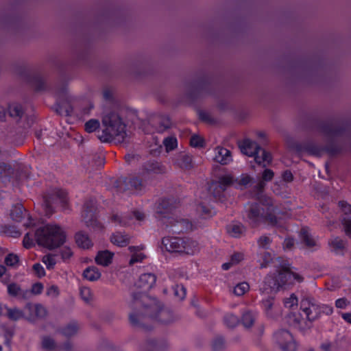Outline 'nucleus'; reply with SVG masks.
I'll return each mask as SVG.
<instances>
[{
  "label": "nucleus",
  "mask_w": 351,
  "mask_h": 351,
  "mask_svg": "<svg viewBox=\"0 0 351 351\" xmlns=\"http://www.w3.org/2000/svg\"><path fill=\"white\" fill-rule=\"evenodd\" d=\"M132 298L130 306L133 311L129 315V321L132 326L152 330V328L141 323V320L145 317L164 324L173 321V312L169 308H165L162 303L156 298L150 299L145 293L141 291L133 293Z\"/></svg>",
  "instance_id": "f257e3e1"
},
{
  "label": "nucleus",
  "mask_w": 351,
  "mask_h": 351,
  "mask_svg": "<svg viewBox=\"0 0 351 351\" xmlns=\"http://www.w3.org/2000/svg\"><path fill=\"white\" fill-rule=\"evenodd\" d=\"M179 204L180 200L171 197L159 199L156 207L157 217L163 221L169 232L176 234L193 229V224L189 219L171 216Z\"/></svg>",
  "instance_id": "f03ea898"
},
{
  "label": "nucleus",
  "mask_w": 351,
  "mask_h": 351,
  "mask_svg": "<svg viewBox=\"0 0 351 351\" xmlns=\"http://www.w3.org/2000/svg\"><path fill=\"white\" fill-rule=\"evenodd\" d=\"M332 313L333 307L331 305L322 304L313 297H304L300 302V313H293L290 319L293 318L294 324L299 326L302 322L313 323L322 315H330Z\"/></svg>",
  "instance_id": "7ed1b4c3"
},
{
  "label": "nucleus",
  "mask_w": 351,
  "mask_h": 351,
  "mask_svg": "<svg viewBox=\"0 0 351 351\" xmlns=\"http://www.w3.org/2000/svg\"><path fill=\"white\" fill-rule=\"evenodd\" d=\"M278 208L272 204L248 203L245 206L244 216L249 224L257 227L261 223H267L275 226L278 223L276 215Z\"/></svg>",
  "instance_id": "20e7f679"
},
{
  "label": "nucleus",
  "mask_w": 351,
  "mask_h": 351,
  "mask_svg": "<svg viewBox=\"0 0 351 351\" xmlns=\"http://www.w3.org/2000/svg\"><path fill=\"white\" fill-rule=\"evenodd\" d=\"M104 129L98 132V138L103 143L125 141L127 137L126 125L117 113L110 112L102 118Z\"/></svg>",
  "instance_id": "39448f33"
},
{
  "label": "nucleus",
  "mask_w": 351,
  "mask_h": 351,
  "mask_svg": "<svg viewBox=\"0 0 351 351\" xmlns=\"http://www.w3.org/2000/svg\"><path fill=\"white\" fill-rule=\"evenodd\" d=\"M35 237L38 245L52 250L65 243L66 234L61 226L47 223L36 230Z\"/></svg>",
  "instance_id": "423d86ee"
},
{
  "label": "nucleus",
  "mask_w": 351,
  "mask_h": 351,
  "mask_svg": "<svg viewBox=\"0 0 351 351\" xmlns=\"http://www.w3.org/2000/svg\"><path fill=\"white\" fill-rule=\"evenodd\" d=\"M162 245L166 251L180 256H193L199 251L198 241L189 237H164Z\"/></svg>",
  "instance_id": "0eeeda50"
},
{
  "label": "nucleus",
  "mask_w": 351,
  "mask_h": 351,
  "mask_svg": "<svg viewBox=\"0 0 351 351\" xmlns=\"http://www.w3.org/2000/svg\"><path fill=\"white\" fill-rule=\"evenodd\" d=\"M290 147L291 149L298 154L307 153L311 156L317 157L322 156L324 153H326L330 156H335L342 152L341 146L335 143L332 139H330L324 146L308 141L303 143L294 142Z\"/></svg>",
  "instance_id": "6e6552de"
},
{
  "label": "nucleus",
  "mask_w": 351,
  "mask_h": 351,
  "mask_svg": "<svg viewBox=\"0 0 351 351\" xmlns=\"http://www.w3.org/2000/svg\"><path fill=\"white\" fill-rule=\"evenodd\" d=\"M239 146L243 154L253 157L258 165L265 167L271 162L272 156L270 152L262 148L256 142L245 138L240 142Z\"/></svg>",
  "instance_id": "1a4fd4ad"
},
{
  "label": "nucleus",
  "mask_w": 351,
  "mask_h": 351,
  "mask_svg": "<svg viewBox=\"0 0 351 351\" xmlns=\"http://www.w3.org/2000/svg\"><path fill=\"white\" fill-rule=\"evenodd\" d=\"M43 206L47 217L52 215L58 206L62 209H66L68 206L67 192L62 189L51 190L44 195Z\"/></svg>",
  "instance_id": "9d476101"
},
{
  "label": "nucleus",
  "mask_w": 351,
  "mask_h": 351,
  "mask_svg": "<svg viewBox=\"0 0 351 351\" xmlns=\"http://www.w3.org/2000/svg\"><path fill=\"white\" fill-rule=\"evenodd\" d=\"M82 217L86 226L101 231L104 226L97 219V202L95 197L87 198L83 206Z\"/></svg>",
  "instance_id": "9b49d317"
},
{
  "label": "nucleus",
  "mask_w": 351,
  "mask_h": 351,
  "mask_svg": "<svg viewBox=\"0 0 351 351\" xmlns=\"http://www.w3.org/2000/svg\"><path fill=\"white\" fill-rule=\"evenodd\" d=\"M117 192L128 194H141L145 192V186L142 179L133 177H123L118 179L115 183Z\"/></svg>",
  "instance_id": "f8f14e48"
},
{
  "label": "nucleus",
  "mask_w": 351,
  "mask_h": 351,
  "mask_svg": "<svg viewBox=\"0 0 351 351\" xmlns=\"http://www.w3.org/2000/svg\"><path fill=\"white\" fill-rule=\"evenodd\" d=\"M17 73L25 81L34 87L36 91L38 92L48 90V86L40 73H32L26 66H20L18 69Z\"/></svg>",
  "instance_id": "ddd939ff"
},
{
  "label": "nucleus",
  "mask_w": 351,
  "mask_h": 351,
  "mask_svg": "<svg viewBox=\"0 0 351 351\" xmlns=\"http://www.w3.org/2000/svg\"><path fill=\"white\" fill-rule=\"evenodd\" d=\"M211 84L209 80L203 77L194 81L190 89L186 93V97L192 101H196L203 95L210 94Z\"/></svg>",
  "instance_id": "4468645a"
},
{
  "label": "nucleus",
  "mask_w": 351,
  "mask_h": 351,
  "mask_svg": "<svg viewBox=\"0 0 351 351\" xmlns=\"http://www.w3.org/2000/svg\"><path fill=\"white\" fill-rule=\"evenodd\" d=\"M274 339L282 351H296L295 341L289 330H278L274 333Z\"/></svg>",
  "instance_id": "2eb2a0df"
},
{
  "label": "nucleus",
  "mask_w": 351,
  "mask_h": 351,
  "mask_svg": "<svg viewBox=\"0 0 351 351\" xmlns=\"http://www.w3.org/2000/svg\"><path fill=\"white\" fill-rule=\"evenodd\" d=\"M145 213L140 210H133L131 213L119 215L118 214L113 215L110 217L112 223L120 226H128L132 223L133 219L138 221H142L145 219Z\"/></svg>",
  "instance_id": "dca6fc26"
},
{
  "label": "nucleus",
  "mask_w": 351,
  "mask_h": 351,
  "mask_svg": "<svg viewBox=\"0 0 351 351\" xmlns=\"http://www.w3.org/2000/svg\"><path fill=\"white\" fill-rule=\"evenodd\" d=\"M319 131L326 136H340L346 130L343 126L335 127L331 121H321L318 124Z\"/></svg>",
  "instance_id": "f3484780"
},
{
  "label": "nucleus",
  "mask_w": 351,
  "mask_h": 351,
  "mask_svg": "<svg viewBox=\"0 0 351 351\" xmlns=\"http://www.w3.org/2000/svg\"><path fill=\"white\" fill-rule=\"evenodd\" d=\"M226 229L227 233L234 238H241L246 232V227L237 221H232L228 224Z\"/></svg>",
  "instance_id": "a211bd4d"
},
{
  "label": "nucleus",
  "mask_w": 351,
  "mask_h": 351,
  "mask_svg": "<svg viewBox=\"0 0 351 351\" xmlns=\"http://www.w3.org/2000/svg\"><path fill=\"white\" fill-rule=\"evenodd\" d=\"M156 276L152 273H145L140 276L138 286L145 291L151 289L156 284Z\"/></svg>",
  "instance_id": "6ab92c4d"
},
{
  "label": "nucleus",
  "mask_w": 351,
  "mask_h": 351,
  "mask_svg": "<svg viewBox=\"0 0 351 351\" xmlns=\"http://www.w3.org/2000/svg\"><path fill=\"white\" fill-rule=\"evenodd\" d=\"M114 256V254L108 250H100L97 253L95 261L98 265L108 267L112 263Z\"/></svg>",
  "instance_id": "aec40b11"
},
{
  "label": "nucleus",
  "mask_w": 351,
  "mask_h": 351,
  "mask_svg": "<svg viewBox=\"0 0 351 351\" xmlns=\"http://www.w3.org/2000/svg\"><path fill=\"white\" fill-rule=\"evenodd\" d=\"M8 294L12 297H21L23 299H27L29 295V291L23 290L21 286L15 282L10 283L7 285Z\"/></svg>",
  "instance_id": "412c9836"
},
{
  "label": "nucleus",
  "mask_w": 351,
  "mask_h": 351,
  "mask_svg": "<svg viewBox=\"0 0 351 351\" xmlns=\"http://www.w3.org/2000/svg\"><path fill=\"white\" fill-rule=\"evenodd\" d=\"M280 287L289 283L291 278V271L289 264H285L282 266V270L275 273Z\"/></svg>",
  "instance_id": "4be33fe9"
},
{
  "label": "nucleus",
  "mask_w": 351,
  "mask_h": 351,
  "mask_svg": "<svg viewBox=\"0 0 351 351\" xmlns=\"http://www.w3.org/2000/svg\"><path fill=\"white\" fill-rule=\"evenodd\" d=\"M215 160L222 165H227L232 160L231 152L225 147H218L215 150Z\"/></svg>",
  "instance_id": "5701e85b"
},
{
  "label": "nucleus",
  "mask_w": 351,
  "mask_h": 351,
  "mask_svg": "<svg viewBox=\"0 0 351 351\" xmlns=\"http://www.w3.org/2000/svg\"><path fill=\"white\" fill-rule=\"evenodd\" d=\"M197 213L202 219H209L216 214L215 209L210 204L204 202L199 203L196 208Z\"/></svg>",
  "instance_id": "b1692460"
},
{
  "label": "nucleus",
  "mask_w": 351,
  "mask_h": 351,
  "mask_svg": "<svg viewBox=\"0 0 351 351\" xmlns=\"http://www.w3.org/2000/svg\"><path fill=\"white\" fill-rule=\"evenodd\" d=\"M280 286L278 281L277 277L274 274H268L264 280V287L263 288L265 291H277L280 289Z\"/></svg>",
  "instance_id": "393cba45"
},
{
  "label": "nucleus",
  "mask_w": 351,
  "mask_h": 351,
  "mask_svg": "<svg viewBox=\"0 0 351 351\" xmlns=\"http://www.w3.org/2000/svg\"><path fill=\"white\" fill-rule=\"evenodd\" d=\"M5 308L7 311V317L12 321H18L23 319L25 317V314L23 310L14 307L10 308L7 305H1L0 304V315H1V310Z\"/></svg>",
  "instance_id": "a878e982"
},
{
  "label": "nucleus",
  "mask_w": 351,
  "mask_h": 351,
  "mask_svg": "<svg viewBox=\"0 0 351 351\" xmlns=\"http://www.w3.org/2000/svg\"><path fill=\"white\" fill-rule=\"evenodd\" d=\"M75 243L78 247L83 249H89L93 246V242L88 235L83 231H79L75 234Z\"/></svg>",
  "instance_id": "bb28decb"
},
{
  "label": "nucleus",
  "mask_w": 351,
  "mask_h": 351,
  "mask_svg": "<svg viewBox=\"0 0 351 351\" xmlns=\"http://www.w3.org/2000/svg\"><path fill=\"white\" fill-rule=\"evenodd\" d=\"M130 240V236L123 232H116L110 237L111 242L119 247L127 246Z\"/></svg>",
  "instance_id": "cd10ccee"
},
{
  "label": "nucleus",
  "mask_w": 351,
  "mask_h": 351,
  "mask_svg": "<svg viewBox=\"0 0 351 351\" xmlns=\"http://www.w3.org/2000/svg\"><path fill=\"white\" fill-rule=\"evenodd\" d=\"M7 110L10 117L18 119H20L25 112L22 105L18 102L10 103Z\"/></svg>",
  "instance_id": "c85d7f7f"
},
{
  "label": "nucleus",
  "mask_w": 351,
  "mask_h": 351,
  "mask_svg": "<svg viewBox=\"0 0 351 351\" xmlns=\"http://www.w3.org/2000/svg\"><path fill=\"white\" fill-rule=\"evenodd\" d=\"M27 210L21 204L14 205L10 210V217L12 220L21 222L26 216Z\"/></svg>",
  "instance_id": "c756f323"
},
{
  "label": "nucleus",
  "mask_w": 351,
  "mask_h": 351,
  "mask_svg": "<svg viewBox=\"0 0 351 351\" xmlns=\"http://www.w3.org/2000/svg\"><path fill=\"white\" fill-rule=\"evenodd\" d=\"M328 243L336 254H343V250L346 247L344 240L339 237H335L330 239Z\"/></svg>",
  "instance_id": "7c9ffc66"
},
{
  "label": "nucleus",
  "mask_w": 351,
  "mask_h": 351,
  "mask_svg": "<svg viewBox=\"0 0 351 351\" xmlns=\"http://www.w3.org/2000/svg\"><path fill=\"white\" fill-rule=\"evenodd\" d=\"M0 233L13 238H18L21 233L16 226L10 224H4L0 226Z\"/></svg>",
  "instance_id": "2f4dec72"
},
{
  "label": "nucleus",
  "mask_w": 351,
  "mask_h": 351,
  "mask_svg": "<svg viewBox=\"0 0 351 351\" xmlns=\"http://www.w3.org/2000/svg\"><path fill=\"white\" fill-rule=\"evenodd\" d=\"M143 169L147 173H161L163 169L160 162L155 160H149L143 166Z\"/></svg>",
  "instance_id": "473e14b6"
},
{
  "label": "nucleus",
  "mask_w": 351,
  "mask_h": 351,
  "mask_svg": "<svg viewBox=\"0 0 351 351\" xmlns=\"http://www.w3.org/2000/svg\"><path fill=\"white\" fill-rule=\"evenodd\" d=\"M274 301L272 297H267L262 301V307L265 314L271 319H276L277 317V314L273 313Z\"/></svg>",
  "instance_id": "72a5a7b5"
},
{
  "label": "nucleus",
  "mask_w": 351,
  "mask_h": 351,
  "mask_svg": "<svg viewBox=\"0 0 351 351\" xmlns=\"http://www.w3.org/2000/svg\"><path fill=\"white\" fill-rule=\"evenodd\" d=\"M83 276L89 281H95L101 277V272L96 267H88L84 271Z\"/></svg>",
  "instance_id": "f704fd0d"
},
{
  "label": "nucleus",
  "mask_w": 351,
  "mask_h": 351,
  "mask_svg": "<svg viewBox=\"0 0 351 351\" xmlns=\"http://www.w3.org/2000/svg\"><path fill=\"white\" fill-rule=\"evenodd\" d=\"M255 319V312L252 311H247L242 314L241 322L245 328H250L254 324Z\"/></svg>",
  "instance_id": "c9c22d12"
},
{
  "label": "nucleus",
  "mask_w": 351,
  "mask_h": 351,
  "mask_svg": "<svg viewBox=\"0 0 351 351\" xmlns=\"http://www.w3.org/2000/svg\"><path fill=\"white\" fill-rule=\"evenodd\" d=\"M25 308L29 311L34 308L36 316L40 318H43L47 315V309L40 304H36L34 306L32 303L28 302L25 305Z\"/></svg>",
  "instance_id": "e433bc0d"
},
{
  "label": "nucleus",
  "mask_w": 351,
  "mask_h": 351,
  "mask_svg": "<svg viewBox=\"0 0 351 351\" xmlns=\"http://www.w3.org/2000/svg\"><path fill=\"white\" fill-rule=\"evenodd\" d=\"M14 172L15 170L11 165L5 162H0V178H7L10 180L14 178Z\"/></svg>",
  "instance_id": "4c0bfd02"
},
{
  "label": "nucleus",
  "mask_w": 351,
  "mask_h": 351,
  "mask_svg": "<svg viewBox=\"0 0 351 351\" xmlns=\"http://www.w3.org/2000/svg\"><path fill=\"white\" fill-rule=\"evenodd\" d=\"M56 106V110L58 114L60 115H64L66 117L71 116L73 108L69 104H60L59 102H57Z\"/></svg>",
  "instance_id": "58836bf2"
},
{
  "label": "nucleus",
  "mask_w": 351,
  "mask_h": 351,
  "mask_svg": "<svg viewBox=\"0 0 351 351\" xmlns=\"http://www.w3.org/2000/svg\"><path fill=\"white\" fill-rule=\"evenodd\" d=\"M217 182L218 186L223 192L228 186L233 184V177L230 175L221 176L219 178Z\"/></svg>",
  "instance_id": "ea45409f"
},
{
  "label": "nucleus",
  "mask_w": 351,
  "mask_h": 351,
  "mask_svg": "<svg viewBox=\"0 0 351 351\" xmlns=\"http://www.w3.org/2000/svg\"><path fill=\"white\" fill-rule=\"evenodd\" d=\"M78 329L79 327L77 322H72L67 324L66 326L63 327L61 330V332L63 335L69 337L76 334Z\"/></svg>",
  "instance_id": "a19ab883"
},
{
  "label": "nucleus",
  "mask_w": 351,
  "mask_h": 351,
  "mask_svg": "<svg viewBox=\"0 0 351 351\" xmlns=\"http://www.w3.org/2000/svg\"><path fill=\"white\" fill-rule=\"evenodd\" d=\"M300 237L302 242L308 247H312L315 246L316 243L315 240L312 238L311 235L308 233V230L306 228H302L300 231Z\"/></svg>",
  "instance_id": "79ce46f5"
},
{
  "label": "nucleus",
  "mask_w": 351,
  "mask_h": 351,
  "mask_svg": "<svg viewBox=\"0 0 351 351\" xmlns=\"http://www.w3.org/2000/svg\"><path fill=\"white\" fill-rule=\"evenodd\" d=\"M129 250L133 253L129 261L130 265H133L136 263H141L145 259V255L144 254L135 252L137 250V247L130 246Z\"/></svg>",
  "instance_id": "37998d69"
},
{
  "label": "nucleus",
  "mask_w": 351,
  "mask_h": 351,
  "mask_svg": "<svg viewBox=\"0 0 351 351\" xmlns=\"http://www.w3.org/2000/svg\"><path fill=\"white\" fill-rule=\"evenodd\" d=\"M258 255V261L260 263L261 268L267 267L273 260L272 254L269 252L263 251L259 252Z\"/></svg>",
  "instance_id": "c03bdc74"
},
{
  "label": "nucleus",
  "mask_w": 351,
  "mask_h": 351,
  "mask_svg": "<svg viewBox=\"0 0 351 351\" xmlns=\"http://www.w3.org/2000/svg\"><path fill=\"white\" fill-rule=\"evenodd\" d=\"M163 144L167 152L174 150L178 147V140L175 136H168L163 140Z\"/></svg>",
  "instance_id": "a18cd8bd"
},
{
  "label": "nucleus",
  "mask_w": 351,
  "mask_h": 351,
  "mask_svg": "<svg viewBox=\"0 0 351 351\" xmlns=\"http://www.w3.org/2000/svg\"><path fill=\"white\" fill-rule=\"evenodd\" d=\"M225 325L228 328L235 327L239 322V317L232 313L226 314L223 317Z\"/></svg>",
  "instance_id": "49530a36"
},
{
  "label": "nucleus",
  "mask_w": 351,
  "mask_h": 351,
  "mask_svg": "<svg viewBox=\"0 0 351 351\" xmlns=\"http://www.w3.org/2000/svg\"><path fill=\"white\" fill-rule=\"evenodd\" d=\"M35 241L36 242L35 232L32 233L29 232L25 234L23 240V244L24 247L29 249L34 245Z\"/></svg>",
  "instance_id": "de8ad7c7"
},
{
  "label": "nucleus",
  "mask_w": 351,
  "mask_h": 351,
  "mask_svg": "<svg viewBox=\"0 0 351 351\" xmlns=\"http://www.w3.org/2000/svg\"><path fill=\"white\" fill-rule=\"evenodd\" d=\"M179 165L182 169L189 170L193 168V159L191 156L184 155L179 160Z\"/></svg>",
  "instance_id": "09e8293b"
},
{
  "label": "nucleus",
  "mask_w": 351,
  "mask_h": 351,
  "mask_svg": "<svg viewBox=\"0 0 351 351\" xmlns=\"http://www.w3.org/2000/svg\"><path fill=\"white\" fill-rule=\"evenodd\" d=\"M100 127L99 120L91 119L86 121L84 124V130L88 133H92L96 131Z\"/></svg>",
  "instance_id": "8fccbe9b"
},
{
  "label": "nucleus",
  "mask_w": 351,
  "mask_h": 351,
  "mask_svg": "<svg viewBox=\"0 0 351 351\" xmlns=\"http://www.w3.org/2000/svg\"><path fill=\"white\" fill-rule=\"evenodd\" d=\"M250 289V285L246 282H241L234 287V293L237 296L244 295Z\"/></svg>",
  "instance_id": "3c124183"
},
{
  "label": "nucleus",
  "mask_w": 351,
  "mask_h": 351,
  "mask_svg": "<svg viewBox=\"0 0 351 351\" xmlns=\"http://www.w3.org/2000/svg\"><path fill=\"white\" fill-rule=\"evenodd\" d=\"M42 261L46 265L48 270L53 269L56 264V256L51 254L45 255L42 258Z\"/></svg>",
  "instance_id": "603ef678"
},
{
  "label": "nucleus",
  "mask_w": 351,
  "mask_h": 351,
  "mask_svg": "<svg viewBox=\"0 0 351 351\" xmlns=\"http://www.w3.org/2000/svg\"><path fill=\"white\" fill-rule=\"evenodd\" d=\"M225 348V340L221 336L215 337L212 342L213 351H221Z\"/></svg>",
  "instance_id": "864d4df0"
},
{
  "label": "nucleus",
  "mask_w": 351,
  "mask_h": 351,
  "mask_svg": "<svg viewBox=\"0 0 351 351\" xmlns=\"http://www.w3.org/2000/svg\"><path fill=\"white\" fill-rule=\"evenodd\" d=\"M283 304L285 307L292 308L298 305V299L294 293H292L289 298H286L283 300Z\"/></svg>",
  "instance_id": "5fc2aeb1"
},
{
  "label": "nucleus",
  "mask_w": 351,
  "mask_h": 351,
  "mask_svg": "<svg viewBox=\"0 0 351 351\" xmlns=\"http://www.w3.org/2000/svg\"><path fill=\"white\" fill-rule=\"evenodd\" d=\"M80 294L81 298L86 302L89 303L92 300L93 295L90 288L82 287L80 288Z\"/></svg>",
  "instance_id": "6e6d98bb"
},
{
  "label": "nucleus",
  "mask_w": 351,
  "mask_h": 351,
  "mask_svg": "<svg viewBox=\"0 0 351 351\" xmlns=\"http://www.w3.org/2000/svg\"><path fill=\"white\" fill-rule=\"evenodd\" d=\"M205 142L203 138L198 135H193L190 139V145L193 147H203Z\"/></svg>",
  "instance_id": "4d7b16f0"
},
{
  "label": "nucleus",
  "mask_w": 351,
  "mask_h": 351,
  "mask_svg": "<svg viewBox=\"0 0 351 351\" xmlns=\"http://www.w3.org/2000/svg\"><path fill=\"white\" fill-rule=\"evenodd\" d=\"M42 346L47 350H53L56 348V343L53 339L49 337H45L42 340Z\"/></svg>",
  "instance_id": "13d9d810"
},
{
  "label": "nucleus",
  "mask_w": 351,
  "mask_h": 351,
  "mask_svg": "<svg viewBox=\"0 0 351 351\" xmlns=\"http://www.w3.org/2000/svg\"><path fill=\"white\" fill-rule=\"evenodd\" d=\"M19 261V256L12 253L8 254L5 258L4 263L7 266H15Z\"/></svg>",
  "instance_id": "bf43d9fd"
},
{
  "label": "nucleus",
  "mask_w": 351,
  "mask_h": 351,
  "mask_svg": "<svg viewBox=\"0 0 351 351\" xmlns=\"http://www.w3.org/2000/svg\"><path fill=\"white\" fill-rule=\"evenodd\" d=\"M174 294L180 300H183L186 295V288L182 285H176L173 287Z\"/></svg>",
  "instance_id": "052dcab7"
},
{
  "label": "nucleus",
  "mask_w": 351,
  "mask_h": 351,
  "mask_svg": "<svg viewBox=\"0 0 351 351\" xmlns=\"http://www.w3.org/2000/svg\"><path fill=\"white\" fill-rule=\"evenodd\" d=\"M60 255L63 261H66L73 256V252L71 247L64 246L60 250Z\"/></svg>",
  "instance_id": "680f3d73"
},
{
  "label": "nucleus",
  "mask_w": 351,
  "mask_h": 351,
  "mask_svg": "<svg viewBox=\"0 0 351 351\" xmlns=\"http://www.w3.org/2000/svg\"><path fill=\"white\" fill-rule=\"evenodd\" d=\"M257 242L260 247L266 250L269 247L271 239L268 236L263 235L258 239Z\"/></svg>",
  "instance_id": "e2e57ef3"
},
{
  "label": "nucleus",
  "mask_w": 351,
  "mask_h": 351,
  "mask_svg": "<svg viewBox=\"0 0 351 351\" xmlns=\"http://www.w3.org/2000/svg\"><path fill=\"white\" fill-rule=\"evenodd\" d=\"M33 270H34L35 274L38 278H42V277L45 276L46 274L44 267H43V265L41 264H40L38 263H35L33 265Z\"/></svg>",
  "instance_id": "0e129e2a"
},
{
  "label": "nucleus",
  "mask_w": 351,
  "mask_h": 351,
  "mask_svg": "<svg viewBox=\"0 0 351 351\" xmlns=\"http://www.w3.org/2000/svg\"><path fill=\"white\" fill-rule=\"evenodd\" d=\"M199 118L201 121L206 122V123H213V119L210 115L209 113H208L206 111L204 110H199L198 112Z\"/></svg>",
  "instance_id": "69168bd1"
},
{
  "label": "nucleus",
  "mask_w": 351,
  "mask_h": 351,
  "mask_svg": "<svg viewBox=\"0 0 351 351\" xmlns=\"http://www.w3.org/2000/svg\"><path fill=\"white\" fill-rule=\"evenodd\" d=\"M338 205L346 215L351 214V204L346 201L341 200L339 202Z\"/></svg>",
  "instance_id": "338daca9"
},
{
  "label": "nucleus",
  "mask_w": 351,
  "mask_h": 351,
  "mask_svg": "<svg viewBox=\"0 0 351 351\" xmlns=\"http://www.w3.org/2000/svg\"><path fill=\"white\" fill-rule=\"evenodd\" d=\"M147 346L149 348H150L153 351H158L160 350L159 343H158V340H156L155 339H148L147 341Z\"/></svg>",
  "instance_id": "774afa93"
}]
</instances>
